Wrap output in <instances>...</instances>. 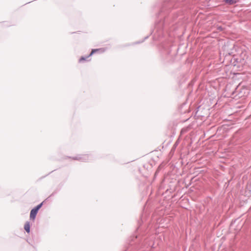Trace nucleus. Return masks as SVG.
<instances>
[{
    "label": "nucleus",
    "instance_id": "obj_1",
    "mask_svg": "<svg viewBox=\"0 0 251 251\" xmlns=\"http://www.w3.org/2000/svg\"><path fill=\"white\" fill-rule=\"evenodd\" d=\"M42 205V203L39 204V205H38L37 206H36L35 208H34L33 209H32L31 210L30 213V219L31 220L34 221L35 220L36 216L38 212V211L41 207Z\"/></svg>",
    "mask_w": 251,
    "mask_h": 251
},
{
    "label": "nucleus",
    "instance_id": "obj_2",
    "mask_svg": "<svg viewBox=\"0 0 251 251\" xmlns=\"http://www.w3.org/2000/svg\"><path fill=\"white\" fill-rule=\"evenodd\" d=\"M100 50H101V49H94V50H92V51H91V52L90 53V54L88 56H86V57H83V56L81 57L79 59V62H81L83 61L86 60L90 56H91L93 54H94L96 51H99Z\"/></svg>",
    "mask_w": 251,
    "mask_h": 251
},
{
    "label": "nucleus",
    "instance_id": "obj_3",
    "mask_svg": "<svg viewBox=\"0 0 251 251\" xmlns=\"http://www.w3.org/2000/svg\"><path fill=\"white\" fill-rule=\"evenodd\" d=\"M30 226L29 222H26L24 226V229L27 233H29V232H30Z\"/></svg>",
    "mask_w": 251,
    "mask_h": 251
},
{
    "label": "nucleus",
    "instance_id": "obj_4",
    "mask_svg": "<svg viewBox=\"0 0 251 251\" xmlns=\"http://www.w3.org/2000/svg\"><path fill=\"white\" fill-rule=\"evenodd\" d=\"M225 1L226 3L231 4L235 3L237 1V0H225Z\"/></svg>",
    "mask_w": 251,
    "mask_h": 251
}]
</instances>
